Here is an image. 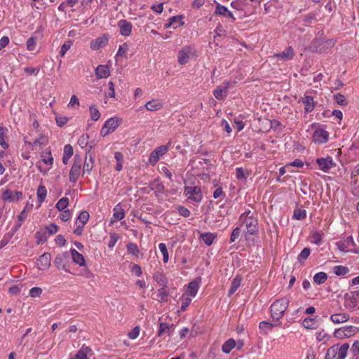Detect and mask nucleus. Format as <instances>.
Instances as JSON below:
<instances>
[{
    "label": "nucleus",
    "instance_id": "21",
    "mask_svg": "<svg viewBox=\"0 0 359 359\" xmlns=\"http://www.w3.org/2000/svg\"><path fill=\"white\" fill-rule=\"evenodd\" d=\"M349 319V315L347 313H338L331 315L330 320L334 324L346 323Z\"/></svg>",
    "mask_w": 359,
    "mask_h": 359
},
{
    "label": "nucleus",
    "instance_id": "53",
    "mask_svg": "<svg viewBox=\"0 0 359 359\" xmlns=\"http://www.w3.org/2000/svg\"><path fill=\"white\" fill-rule=\"evenodd\" d=\"M36 45V39L35 37L32 36L27 41V49L28 50H34Z\"/></svg>",
    "mask_w": 359,
    "mask_h": 359
},
{
    "label": "nucleus",
    "instance_id": "24",
    "mask_svg": "<svg viewBox=\"0 0 359 359\" xmlns=\"http://www.w3.org/2000/svg\"><path fill=\"white\" fill-rule=\"evenodd\" d=\"M302 102L304 104V109L306 113L311 112L316 106V102L313 97L310 95H305L302 99Z\"/></svg>",
    "mask_w": 359,
    "mask_h": 359
},
{
    "label": "nucleus",
    "instance_id": "7",
    "mask_svg": "<svg viewBox=\"0 0 359 359\" xmlns=\"http://www.w3.org/2000/svg\"><path fill=\"white\" fill-rule=\"evenodd\" d=\"M121 122V119L117 117L109 118L102 126L100 130V135L104 137L110 133L114 132L118 127Z\"/></svg>",
    "mask_w": 359,
    "mask_h": 359
},
{
    "label": "nucleus",
    "instance_id": "18",
    "mask_svg": "<svg viewBox=\"0 0 359 359\" xmlns=\"http://www.w3.org/2000/svg\"><path fill=\"white\" fill-rule=\"evenodd\" d=\"M109 41V35L103 34L102 36L93 40L90 43V48L92 50H98L100 48L104 47Z\"/></svg>",
    "mask_w": 359,
    "mask_h": 359
},
{
    "label": "nucleus",
    "instance_id": "58",
    "mask_svg": "<svg viewBox=\"0 0 359 359\" xmlns=\"http://www.w3.org/2000/svg\"><path fill=\"white\" fill-rule=\"evenodd\" d=\"M55 120L57 126L62 127L68 122L69 118L66 116H57Z\"/></svg>",
    "mask_w": 359,
    "mask_h": 359
},
{
    "label": "nucleus",
    "instance_id": "30",
    "mask_svg": "<svg viewBox=\"0 0 359 359\" xmlns=\"http://www.w3.org/2000/svg\"><path fill=\"white\" fill-rule=\"evenodd\" d=\"M215 13L217 15L229 17L231 19L235 20L232 13L227 9V8L221 5H218L216 7Z\"/></svg>",
    "mask_w": 359,
    "mask_h": 359
},
{
    "label": "nucleus",
    "instance_id": "44",
    "mask_svg": "<svg viewBox=\"0 0 359 359\" xmlns=\"http://www.w3.org/2000/svg\"><path fill=\"white\" fill-rule=\"evenodd\" d=\"M128 50V46L127 43H123L119 46L118 52L116 53V57H127V53Z\"/></svg>",
    "mask_w": 359,
    "mask_h": 359
},
{
    "label": "nucleus",
    "instance_id": "63",
    "mask_svg": "<svg viewBox=\"0 0 359 359\" xmlns=\"http://www.w3.org/2000/svg\"><path fill=\"white\" fill-rule=\"evenodd\" d=\"M240 229L238 227H236L232 233H231V238H230V242L231 243H233L236 238H238V236H240Z\"/></svg>",
    "mask_w": 359,
    "mask_h": 359
},
{
    "label": "nucleus",
    "instance_id": "38",
    "mask_svg": "<svg viewBox=\"0 0 359 359\" xmlns=\"http://www.w3.org/2000/svg\"><path fill=\"white\" fill-rule=\"evenodd\" d=\"M47 190L43 185H40L37 189V198L40 203H42L46 196Z\"/></svg>",
    "mask_w": 359,
    "mask_h": 359
},
{
    "label": "nucleus",
    "instance_id": "60",
    "mask_svg": "<svg viewBox=\"0 0 359 359\" xmlns=\"http://www.w3.org/2000/svg\"><path fill=\"white\" fill-rule=\"evenodd\" d=\"M139 334L140 328L139 327H135L128 333V337L131 339H135L139 336Z\"/></svg>",
    "mask_w": 359,
    "mask_h": 359
},
{
    "label": "nucleus",
    "instance_id": "16",
    "mask_svg": "<svg viewBox=\"0 0 359 359\" xmlns=\"http://www.w3.org/2000/svg\"><path fill=\"white\" fill-rule=\"evenodd\" d=\"M22 197V193L21 191H11L6 189L2 193V199L5 201L12 202L14 201H18Z\"/></svg>",
    "mask_w": 359,
    "mask_h": 359
},
{
    "label": "nucleus",
    "instance_id": "19",
    "mask_svg": "<svg viewBox=\"0 0 359 359\" xmlns=\"http://www.w3.org/2000/svg\"><path fill=\"white\" fill-rule=\"evenodd\" d=\"M327 132L323 129L319 128L315 130L313 135V140L316 143L323 144L327 141Z\"/></svg>",
    "mask_w": 359,
    "mask_h": 359
},
{
    "label": "nucleus",
    "instance_id": "32",
    "mask_svg": "<svg viewBox=\"0 0 359 359\" xmlns=\"http://www.w3.org/2000/svg\"><path fill=\"white\" fill-rule=\"evenodd\" d=\"M327 279V275L325 272H318L313 276V281L318 285L324 283Z\"/></svg>",
    "mask_w": 359,
    "mask_h": 359
},
{
    "label": "nucleus",
    "instance_id": "50",
    "mask_svg": "<svg viewBox=\"0 0 359 359\" xmlns=\"http://www.w3.org/2000/svg\"><path fill=\"white\" fill-rule=\"evenodd\" d=\"M89 136L87 134L82 135L78 140V144L81 148H85L88 146Z\"/></svg>",
    "mask_w": 359,
    "mask_h": 359
},
{
    "label": "nucleus",
    "instance_id": "26",
    "mask_svg": "<svg viewBox=\"0 0 359 359\" xmlns=\"http://www.w3.org/2000/svg\"><path fill=\"white\" fill-rule=\"evenodd\" d=\"M92 147L90 146L88 152H87V154H86V161L84 163V165H83V172H89L93 167V163H94V159H93V157L92 156L91 154H90V150L91 149Z\"/></svg>",
    "mask_w": 359,
    "mask_h": 359
},
{
    "label": "nucleus",
    "instance_id": "36",
    "mask_svg": "<svg viewBox=\"0 0 359 359\" xmlns=\"http://www.w3.org/2000/svg\"><path fill=\"white\" fill-rule=\"evenodd\" d=\"M201 237L203 242L208 245H212L215 238V236L212 233H203L201 234Z\"/></svg>",
    "mask_w": 359,
    "mask_h": 359
},
{
    "label": "nucleus",
    "instance_id": "8",
    "mask_svg": "<svg viewBox=\"0 0 359 359\" xmlns=\"http://www.w3.org/2000/svg\"><path fill=\"white\" fill-rule=\"evenodd\" d=\"M184 194L188 199L193 200L196 202H200L203 198L201 188L197 186L185 187Z\"/></svg>",
    "mask_w": 359,
    "mask_h": 359
},
{
    "label": "nucleus",
    "instance_id": "56",
    "mask_svg": "<svg viewBox=\"0 0 359 359\" xmlns=\"http://www.w3.org/2000/svg\"><path fill=\"white\" fill-rule=\"evenodd\" d=\"M32 208V205L31 204L29 206L27 205L24 210L20 212V214L18 215V220L20 221H24L27 217V214Z\"/></svg>",
    "mask_w": 359,
    "mask_h": 359
},
{
    "label": "nucleus",
    "instance_id": "64",
    "mask_svg": "<svg viewBox=\"0 0 359 359\" xmlns=\"http://www.w3.org/2000/svg\"><path fill=\"white\" fill-rule=\"evenodd\" d=\"M131 272L137 276H140L142 273V269L140 265L133 264L131 268Z\"/></svg>",
    "mask_w": 359,
    "mask_h": 359
},
{
    "label": "nucleus",
    "instance_id": "17",
    "mask_svg": "<svg viewBox=\"0 0 359 359\" xmlns=\"http://www.w3.org/2000/svg\"><path fill=\"white\" fill-rule=\"evenodd\" d=\"M355 245V242L352 236H348L345 240L337 243L338 249L343 252L349 251L348 248ZM350 251H351L350 250Z\"/></svg>",
    "mask_w": 359,
    "mask_h": 359
},
{
    "label": "nucleus",
    "instance_id": "20",
    "mask_svg": "<svg viewBox=\"0 0 359 359\" xmlns=\"http://www.w3.org/2000/svg\"><path fill=\"white\" fill-rule=\"evenodd\" d=\"M144 107L148 111H156L163 107V102L159 99H153L147 102Z\"/></svg>",
    "mask_w": 359,
    "mask_h": 359
},
{
    "label": "nucleus",
    "instance_id": "23",
    "mask_svg": "<svg viewBox=\"0 0 359 359\" xmlns=\"http://www.w3.org/2000/svg\"><path fill=\"white\" fill-rule=\"evenodd\" d=\"M110 72L107 65H100L95 69V75L98 79L107 78Z\"/></svg>",
    "mask_w": 359,
    "mask_h": 359
},
{
    "label": "nucleus",
    "instance_id": "3",
    "mask_svg": "<svg viewBox=\"0 0 359 359\" xmlns=\"http://www.w3.org/2000/svg\"><path fill=\"white\" fill-rule=\"evenodd\" d=\"M239 220L245 224L247 233L250 235H254L257 232V220L250 210L243 213L240 216Z\"/></svg>",
    "mask_w": 359,
    "mask_h": 359
},
{
    "label": "nucleus",
    "instance_id": "15",
    "mask_svg": "<svg viewBox=\"0 0 359 359\" xmlns=\"http://www.w3.org/2000/svg\"><path fill=\"white\" fill-rule=\"evenodd\" d=\"M51 256L50 253H43L36 262L37 266L40 270H46L50 266Z\"/></svg>",
    "mask_w": 359,
    "mask_h": 359
},
{
    "label": "nucleus",
    "instance_id": "49",
    "mask_svg": "<svg viewBox=\"0 0 359 359\" xmlns=\"http://www.w3.org/2000/svg\"><path fill=\"white\" fill-rule=\"evenodd\" d=\"M306 212L305 210L297 209L294 211L293 217L298 220H302L306 217Z\"/></svg>",
    "mask_w": 359,
    "mask_h": 359
},
{
    "label": "nucleus",
    "instance_id": "14",
    "mask_svg": "<svg viewBox=\"0 0 359 359\" xmlns=\"http://www.w3.org/2000/svg\"><path fill=\"white\" fill-rule=\"evenodd\" d=\"M69 258V253L67 252L58 254L55 260L54 264L58 269H63L65 271H69L66 267L67 260Z\"/></svg>",
    "mask_w": 359,
    "mask_h": 359
},
{
    "label": "nucleus",
    "instance_id": "55",
    "mask_svg": "<svg viewBox=\"0 0 359 359\" xmlns=\"http://www.w3.org/2000/svg\"><path fill=\"white\" fill-rule=\"evenodd\" d=\"M310 255V250L307 248H304L298 256V260L303 262L308 258Z\"/></svg>",
    "mask_w": 359,
    "mask_h": 359
},
{
    "label": "nucleus",
    "instance_id": "10",
    "mask_svg": "<svg viewBox=\"0 0 359 359\" xmlns=\"http://www.w3.org/2000/svg\"><path fill=\"white\" fill-rule=\"evenodd\" d=\"M168 150V147L167 145H161L158 147L156 149H154L150 154L149 161L152 165H154L159 160V157L164 155Z\"/></svg>",
    "mask_w": 359,
    "mask_h": 359
},
{
    "label": "nucleus",
    "instance_id": "9",
    "mask_svg": "<svg viewBox=\"0 0 359 359\" xmlns=\"http://www.w3.org/2000/svg\"><path fill=\"white\" fill-rule=\"evenodd\" d=\"M194 50L191 46L183 47L178 53L177 60L180 65H185L188 62L191 55L194 54Z\"/></svg>",
    "mask_w": 359,
    "mask_h": 359
},
{
    "label": "nucleus",
    "instance_id": "54",
    "mask_svg": "<svg viewBox=\"0 0 359 359\" xmlns=\"http://www.w3.org/2000/svg\"><path fill=\"white\" fill-rule=\"evenodd\" d=\"M127 249L129 253L133 255H137L139 252V249L137 245L135 243H130L127 245Z\"/></svg>",
    "mask_w": 359,
    "mask_h": 359
},
{
    "label": "nucleus",
    "instance_id": "46",
    "mask_svg": "<svg viewBox=\"0 0 359 359\" xmlns=\"http://www.w3.org/2000/svg\"><path fill=\"white\" fill-rule=\"evenodd\" d=\"M131 24H122L120 27V33L123 36H128L131 33Z\"/></svg>",
    "mask_w": 359,
    "mask_h": 359
},
{
    "label": "nucleus",
    "instance_id": "4",
    "mask_svg": "<svg viewBox=\"0 0 359 359\" xmlns=\"http://www.w3.org/2000/svg\"><path fill=\"white\" fill-rule=\"evenodd\" d=\"M358 330L359 327L355 326H344L336 329L333 333V336L338 339L342 340L354 336L358 332Z\"/></svg>",
    "mask_w": 359,
    "mask_h": 359
},
{
    "label": "nucleus",
    "instance_id": "22",
    "mask_svg": "<svg viewBox=\"0 0 359 359\" xmlns=\"http://www.w3.org/2000/svg\"><path fill=\"white\" fill-rule=\"evenodd\" d=\"M294 55V50L291 46L287 47L283 52L281 53L276 54L275 57L277 58L283 60L287 61L292 60Z\"/></svg>",
    "mask_w": 359,
    "mask_h": 359
},
{
    "label": "nucleus",
    "instance_id": "29",
    "mask_svg": "<svg viewBox=\"0 0 359 359\" xmlns=\"http://www.w3.org/2000/svg\"><path fill=\"white\" fill-rule=\"evenodd\" d=\"M241 283V278L239 276H236L232 280L231 287L229 290V296H231L240 287Z\"/></svg>",
    "mask_w": 359,
    "mask_h": 359
},
{
    "label": "nucleus",
    "instance_id": "2",
    "mask_svg": "<svg viewBox=\"0 0 359 359\" xmlns=\"http://www.w3.org/2000/svg\"><path fill=\"white\" fill-rule=\"evenodd\" d=\"M289 299L282 298L275 301L271 306V315L273 319L280 320L289 305Z\"/></svg>",
    "mask_w": 359,
    "mask_h": 359
},
{
    "label": "nucleus",
    "instance_id": "45",
    "mask_svg": "<svg viewBox=\"0 0 359 359\" xmlns=\"http://www.w3.org/2000/svg\"><path fill=\"white\" fill-rule=\"evenodd\" d=\"M41 157L42 161L45 164L51 165L53 163V158L52 157L50 152L42 153Z\"/></svg>",
    "mask_w": 359,
    "mask_h": 359
},
{
    "label": "nucleus",
    "instance_id": "25",
    "mask_svg": "<svg viewBox=\"0 0 359 359\" xmlns=\"http://www.w3.org/2000/svg\"><path fill=\"white\" fill-rule=\"evenodd\" d=\"M71 256L73 262L75 264H79V266H81L86 264V260L83 256L75 249L71 250Z\"/></svg>",
    "mask_w": 359,
    "mask_h": 359
},
{
    "label": "nucleus",
    "instance_id": "27",
    "mask_svg": "<svg viewBox=\"0 0 359 359\" xmlns=\"http://www.w3.org/2000/svg\"><path fill=\"white\" fill-rule=\"evenodd\" d=\"M302 325L306 329L314 330L318 327L316 318H306L302 322Z\"/></svg>",
    "mask_w": 359,
    "mask_h": 359
},
{
    "label": "nucleus",
    "instance_id": "28",
    "mask_svg": "<svg viewBox=\"0 0 359 359\" xmlns=\"http://www.w3.org/2000/svg\"><path fill=\"white\" fill-rule=\"evenodd\" d=\"M90 352L91 349L89 347L83 346L74 358L72 359H88V355Z\"/></svg>",
    "mask_w": 359,
    "mask_h": 359
},
{
    "label": "nucleus",
    "instance_id": "33",
    "mask_svg": "<svg viewBox=\"0 0 359 359\" xmlns=\"http://www.w3.org/2000/svg\"><path fill=\"white\" fill-rule=\"evenodd\" d=\"M236 342L234 339H229L222 345V351L225 353H229L235 347Z\"/></svg>",
    "mask_w": 359,
    "mask_h": 359
},
{
    "label": "nucleus",
    "instance_id": "1",
    "mask_svg": "<svg viewBox=\"0 0 359 359\" xmlns=\"http://www.w3.org/2000/svg\"><path fill=\"white\" fill-rule=\"evenodd\" d=\"M334 40L327 39L323 33L319 32L318 36L312 41L309 46V50L318 53H327L334 47Z\"/></svg>",
    "mask_w": 359,
    "mask_h": 359
},
{
    "label": "nucleus",
    "instance_id": "61",
    "mask_svg": "<svg viewBox=\"0 0 359 359\" xmlns=\"http://www.w3.org/2000/svg\"><path fill=\"white\" fill-rule=\"evenodd\" d=\"M46 229L50 235H53L57 233L58 231V226L55 224H51L46 227Z\"/></svg>",
    "mask_w": 359,
    "mask_h": 359
},
{
    "label": "nucleus",
    "instance_id": "52",
    "mask_svg": "<svg viewBox=\"0 0 359 359\" xmlns=\"http://www.w3.org/2000/svg\"><path fill=\"white\" fill-rule=\"evenodd\" d=\"M72 43V41L70 40H68V41H66L64 43V44L61 46V49H60V52L61 57H64L65 55L67 50H69L70 49Z\"/></svg>",
    "mask_w": 359,
    "mask_h": 359
},
{
    "label": "nucleus",
    "instance_id": "31",
    "mask_svg": "<svg viewBox=\"0 0 359 359\" xmlns=\"http://www.w3.org/2000/svg\"><path fill=\"white\" fill-rule=\"evenodd\" d=\"M113 216L117 221L121 220L124 218L125 212L120 204H118L114 207Z\"/></svg>",
    "mask_w": 359,
    "mask_h": 359
},
{
    "label": "nucleus",
    "instance_id": "51",
    "mask_svg": "<svg viewBox=\"0 0 359 359\" xmlns=\"http://www.w3.org/2000/svg\"><path fill=\"white\" fill-rule=\"evenodd\" d=\"M334 97L337 103L339 105L346 106L348 104V102L344 95L338 93L334 95Z\"/></svg>",
    "mask_w": 359,
    "mask_h": 359
},
{
    "label": "nucleus",
    "instance_id": "48",
    "mask_svg": "<svg viewBox=\"0 0 359 359\" xmlns=\"http://www.w3.org/2000/svg\"><path fill=\"white\" fill-rule=\"evenodd\" d=\"M158 248H159L161 252L163 254V262L164 263L168 262V259H169V255H168V251L165 244L160 243L158 245Z\"/></svg>",
    "mask_w": 359,
    "mask_h": 359
},
{
    "label": "nucleus",
    "instance_id": "42",
    "mask_svg": "<svg viewBox=\"0 0 359 359\" xmlns=\"http://www.w3.org/2000/svg\"><path fill=\"white\" fill-rule=\"evenodd\" d=\"M69 204V200L66 197H63L57 203L56 208L62 211L64 210Z\"/></svg>",
    "mask_w": 359,
    "mask_h": 359
},
{
    "label": "nucleus",
    "instance_id": "59",
    "mask_svg": "<svg viewBox=\"0 0 359 359\" xmlns=\"http://www.w3.org/2000/svg\"><path fill=\"white\" fill-rule=\"evenodd\" d=\"M42 293V289L39 287H34L29 290V295L32 297H36L40 296Z\"/></svg>",
    "mask_w": 359,
    "mask_h": 359
},
{
    "label": "nucleus",
    "instance_id": "5",
    "mask_svg": "<svg viewBox=\"0 0 359 359\" xmlns=\"http://www.w3.org/2000/svg\"><path fill=\"white\" fill-rule=\"evenodd\" d=\"M82 164V158L79 155H75L74 158V163L69 172V181L76 182L79 179L81 173Z\"/></svg>",
    "mask_w": 359,
    "mask_h": 359
},
{
    "label": "nucleus",
    "instance_id": "40",
    "mask_svg": "<svg viewBox=\"0 0 359 359\" xmlns=\"http://www.w3.org/2000/svg\"><path fill=\"white\" fill-rule=\"evenodd\" d=\"M90 118L93 121H97L100 117V113L97 107L92 105L89 107Z\"/></svg>",
    "mask_w": 359,
    "mask_h": 359
},
{
    "label": "nucleus",
    "instance_id": "13",
    "mask_svg": "<svg viewBox=\"0 0 359 359\" xmlns=\"http://www.w3.org/2000/svg\"><path fill=\"white\" fill-rule=\"evenodd\" d=\"M229 87V81H225L222 85L217 86L213 91L215 97L218 100H222L227 95V90Z\"/></svg>",
    "mask_w": 359,
    "mask_h": 359
},
{
    "label": "nucleus",
    "instance_id": "62",
    "mask_svg": "<svg viewBox=\"0 0 359 359\" xmlns=\"http://www.w3.org/2000/svg\"><path fill=\"white\" fill-rule=\"evenodd\" d=\"M74 151L73 148L70 144H66L64 147V156H66L67 157H72L73 155Z\"/></svg>",
    "mask_w": 359,
    "mask_h": 359
},
{
    "label": "nucleus",
    "instance_id": "57",
    "mask_svg": "<svg viewBox=\"0 0 359 359\" xmlns=\"http://www.w3.org/2000/svg\"><path fill=\"white\" fill-rule=\"evenodd\" d=\"M154 279L159 283L162 286H165L166 284V280L165 276L161 273H156L154 276Z\"/></svg>",
    "mask_w": 359,
    "mask_h": 359
},
{
    "label": "nucleus",
    "instance_id": "11",
    "mask_svg": "<svg viewBox=\"0 0 359 359\" xmlns=\"http://www.w3.org/2000/svg\"><path fill=\"white\" fill-rule=\"evenodd\" d=\"M316 163L319 166V169L325 172H329L332 168L335 166V163L330 156L318 158Z\"/></svg>",
    "mask_w": 359,
    "mask_h": 359
},
{
    "label": "nucleus",
    "instance_id": "41",
    "mask_svg": "<svg viewBox=\"0 0 359 359\" xmlns=\"http://www.w3.org/2000/svg\"><path fill=\"white\" fill-rule=\"evenodd\" d=\"M274 324L270 323L267 321H262L259 323V327L260 330L263 331L264 334H266L268 331H270L272 330V328L274 327Z\"/></svg>",
    "mask_w": 359,
    "mask_h": 359
},
{
    "label": "nucleus",
    "instance_id": "35",
    "mask_svg": "<svg viewBox=\"0 0 359 359\" xmlns=\"http://www.w3.org/2000/svg\"><path fill=\"white\" fill-rule=\"evenodd\" d=\"M114 158L117 162L116 165V170L121 171L123 168V155L119 151L114 154Z\"/></svg>",
    "mask_w": 359,
    "mask_h": 359
},
{
    "label": "nucleus",
    "instance_id": "47",
    "mask_svg": "<svg viewBox=\"0 0 359 359\" xmlns=\"http://www.w3.org/2000/svg\"><path fill=\"white\" fill-rule=\"evenodd\" d=\"M48 144V137L43 135H41L40 137L36 139L33 142V145L39 144L41 147L46 145Z\"/></svg>",
    "mask_w": 359,
    "mask_h": 359
},
{
    "label": "nucleus",
    "instance_id": "6",
    "mask_svg": "<svg viewBox=\"0 0 359 359\" xmlns=\"http://www.w3.org/2000/svg\"><path fill=\"white\" fill-rule=\"evenodd\" d=\"M349 344L345 343L341 346H332L327 351V356L332 355L333 357L337 355V359H345L347 355Z\"/></svg>",
    "mask_w": 359,
    "mask_h": 359
},
{
    "label": "nucleus",
    "instance_id": "12",
    "mask_svg": "<svg viewBox=\"0 0 359 359\" xmlns=\"http://www.w3.org/2000/svg\"><path fill=\"white\" fill-rule=\"evenodd\" d=\"M201 283V278H196L191 281L187 287V290L184 294L188 296L194 297L197 294L198 290L200 287V284Z\"/></svg>",
    "mask_w": 359,
    "mask_h": 359
},
{
    "label": "nucleus",
    "instance_id": "39",
    "mask_svg": "<svg viewBox=\"0 0 359 359\" xmlns=\"http://www.w3.org/2000/svg\"><path fill=\"white\" fill-rule=\"evenodd\" d=\"M89 219V214L86 211L81 212L77 217L76 224H80L83 225L86 224Z\"/></svg>",
    "mask_w": 359,
    "mask_h": 359
},
{
    "label": "nucleus",
    "instance_id": "37",
    "mask_svg": "<svg viewBox=\"0 0 359 359\" xmlns=\"http://www.w3.org/2000/svg\"><path fill=\"white\" fill-rule=\"evenodd\" d=\"M333 272L337 276H344L349 272V269L346 266L338 265L333 268Z\"/></svg>",
    "mask_w": 359,
    "mask_h": 359
},
{
    "label": "nucleus",
    "instance_id": "43",
    "mask_svg": "<svg viewBox=\"0 0 359 359\" xmlns=\"http://www.w3.org/2000/svg\"><path fill=\"white\" fill-rule=\"evenodd\" d=\"M181 299L182 301V305H181V310L182 311H184L187 310V307L190 305L191 299L190 298V297H188L183 294Z\"/></svg>",
    "mask_w": 359,
    "mask_h": 359
},
{
    "label": "nucleus",
    "instance_id": "34",
    "mask_svg": "<svg viewBox=\"0 0 359 359\" xmlns=\"http://www.w3.org/2000/svg\"><path fill=\"white\" fill-rule=\"evenodd\" d=\"M170 326L166 323H161L158 331V336L162 337L164 334L170 335Z\"/></svg>",
    "mask_w": 359,
    "mask_h": 359
}]
</instances>
